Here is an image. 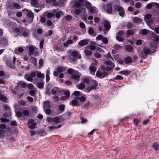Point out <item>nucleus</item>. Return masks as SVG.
Instances as JSON below:
<instances>
[{
    "label": "nucleus",
    "instance_id": "nucleus-1",
    "mask_svg": "<svg viewBox=\"0 0 159 159\" xmlns=\"http://www.w3.org/2000/svg\"><path fill=\"white\" fill-rule=\"evenodd\" d=\"M67 53L69 55L70 59L71 61H76L77 59L81 58L80 54L78 52L75 50L71 49L67 51Z\"/></svg>",
    "mask_w": 159,
    "mask_h": 159
},
{
    "label": "nucleus",
    "instance_id": "nucleus-2",
    "mask_svg": "<svg viewBox=\"0 0 159 159\" xmlns=\"http://www.w3.org/2000/svg\"><path fill=\"white\" fill-rule=\"evenodd\" d=\"M157 48L156 46L153 47V49L150 50L148 48H144L142 51L139 53V56L142 59H145L148 56V55L151 52L153 53L157 51Z\"/></svg>",
    "mask_w": 159,
    "mask_h": 159
},
{
    "label": "nucleus",
    "instance_id": "nucleus-3",
    "mask_svg": "<svg viewBox=\"0 0 159 159\" xmlns=\"http://www.w3.org/2000/svg\"><path fill=\"white\" fill-rule=\"evenodd\" d=\"M23 12L26 16V18L28 22L30 23H31L34 17L33 13L31 11L26 9L23 10Z\"/></svg>",
    "mask_w": 159,
    "mask_h": 159
},
{
    "label": "nucleus",
    "instance_id": "nucleus-4",
    "mask_svg": "<svg viewBox=\"0 0 159 159\" xmlns=\"http://www.w3.org/2000/svg\"><path fill=\"white\" fill-rule=\"evenodd\" d=\"M152 17V15L150 14H147L145 16L144 20L150 28L152 30H153L154 26L151 25H152L153 23V20Z\"/></svg>",
    "mask_w": 159,
    "mask_h": 159
},
{
    "label": "nucleus",
    "instance_id": "nucleus-5",
    "mask_svg": "<svg viewBox=\"0 0 159 159\" xmlns=\"http://www.w3.org/2000/svg\"><path fill=\"white\" fill-rule=\"evenodd\" d=\"M114 9L115 10L118 12L119 15L121 17H124L125 11L123 8L118 5H115L114 6Z\"/></svg>",
    "mask_w": 159,
    "mask_h": 159
},
{
    "label": "nucleus",
    "instance_id": "nucleus-6",
    "mask_svg": "<svg viewBox=\"0 0 159 159\" xmlns=\"http://www.w3.org/2000/svg\"><path fill=\"white\" fill-rule=\"evenodd\" d=\"M98 84L96 81L91 80L89 83V85L86 89V92H89L91 90L95 89L97 87Z\"/></svg>",
    "mask_w": 159,
    "mask_h": 159
},
{
    "label": "nucleus",
    "instance_id": "nucleus-7",
    "mask_svg": "<svg viewBox=\"0 0 159 159\" xmlns=\"http://www.w3.org/2000/svg\"><path fill=\"white\" fill-rule=\"evenodd\" d=\"M73 95L77 96V98H78L79 101L80 102V103L81 102H84L86 100V98L83 96H82V93L78 91H75L72 94Z\"/></svg>",
    "mask_w": 159,
    "mask_h": 159
},
{
    "label": "nucleus",
    "instance_id": "nucleus-8",
    "mask_svg": "<svg viewBox=\"0 0 159 159\" xmlns=\"http://www.w3.org/2000/svg\"><path fill=\"white\" fill-rule=\"evenodd\" d=\"M22 111L23 115L25 116L31 117L33 116L34 114H33L31 110L29 108H25L23 109Z\"/></svg>",
    "mask_w": 159,
    "mask_h": 159
},
{
    "label": "nucleus",
    "instance_id": "nucleus-9",
    "mask_svg": "<svg viewBox=\"0 0 159 159\" xmlns=\"http://www.w3.org/2000/svg\"><path fill=\"white\" fill-rule=\"evenodd\" d=\"M7 8L10 9H17L21 8V6L16 2L11 3L7 5Z\"/></svg>",
    "mask_w": 159,
    "mask_h": 159
},
{
    "label": "nucleus",
    "instance_id": "nucleus-10",
    "mask_svg": "<svg viewBox=\"0 0 159 159\" xmlns=\"http://www.w3.org/2000/svg\"><path fill=\"white\" fill-rule=\"evenodd\" d=\"M103 25L104 28L103 29V30L104 34H106L110 29L111 26L110 22L107 20L104 21Z\"/></svg>",
    "mask_w": 159,
    "mask_h": 159
},
{
    "label": "nucleus",
    "instance_id": "nucleus-11",
    "mask_svg": "<svg viewBox=\"0 0 159 159\" xmlns=\"http://www.w3.org/2000/svg\"><path fill=\"white\" fill-rule=\"evenodd\" d=\"M59 9L57 8V9H54L52 11L54 16H55L56 17L57 19H58L60 17L63 15V13L62 11H59Z\"/></svg>",
    "mask_w": 159,
    "mask_h": 159
},
{
    "label": "nucleus",
    "instance_id": "nucleus-12",
    "mask_svg": "<svg viewBox=\"0 0 159 159\" xmlns=\"http://www.w3.org/2000/svg\"><path fill=\"white\" fill-rule=\"evenodd\" d=\"M114 68L113 66L107 67H106L104 66H101V70L102 71H104L107 74V75L112 72L113 69Z\"/></svg>",
    "mask_w": 159,
    "mask_h": 159
},
{
    "label": "nucleus",
    "instance_id": "nucleus-13",
    "mask_svg": "<svg viewBox=\"0 0 159 159\" xmlns=\"http://www.w3.org/2000/svg\"><path fill=\"white\" fill-rule=\"evenodd\" d=\"M74 96V99L70 102V104H71L72 106H78L80 105V102L79 101L78 98H77V96Z\"/></svg>",
    "mask_w": 159,
    "mask_h": 159
},
{
    "label": "nucleus",
    "instance_id": "nucleus-14",
    "mask_svg": "<svg viewBox=\"0 0 159 159\" xmlns=\"http://www.w3.org/2000/svg\"><path fill=\"white\" fill-rule=\"evenodd\" d=\"M124 34L123 31H119L116 34V39L120 42H121L124 40V38L122 37V36Z\"/></svg>",
    "mask_w": 159,
    "mask_h": 159
},
{
    "label": "nucleus",
    "instance_id": "nucleus-15",
    "mask_svg": "<svg viewBox=\"0 0 159 159\" xmlns=\"http://www.w3.org/2000/svg\"><path fill=\"white\" fill-rule=\"evenodd\" d=\"M63 93L65 96H62L60 98L61 100V101H64L68 99L70 95V92L68 90H64Z\"/></svg>",
    "mask_w": 159,
    "mask_h": 159
},
{
    "label": "nucleus",
    "instance_id": "nucleus-16",
    "mask_svg": "<svg viewBox=\"0 0 159 159\" xmlns=\"http://www.w3.org/2000/svg\"><path fill=\"white\" fill-rule=\"evenodd\" d=\"M102 72L100 71H97L96 74V76L100 78H102L107 75V74L104 71H102Z\"/></svg>",
    "mask_w": 159,
    "mask_h": 159
},
{
    "label": "nucleus",
    "instance_id": "nucleus-17",
    "mask_svg": "<svg viewBox=\"0 0 159 159\" xmlns=\"http://www.w3.org/2000/svg\"><path fill=\"white\" fill-rule=\"evenodd\" d=\"M28 125L29 128L30 129H34L36 127V123H35L34 120L32 119L30 120L28 123Z\"/></svg>",
    "mask_w": 159,
    "mask_h": 159
},
{
    "label": "nucleus",
    "instance_id": "nucleus-18",
    "mask_svg": "<svg viewBox=\"0 0 159 159\" xmlns=\"http://www.w3.org/2000/svg\"><path fill=\"white\" fill-rule=\"evenodd\" d=\"M106 11L107 13L111 14L112 12V5L111 3H108L106 6Z\"/></svg>",
    "mask_w": 159,
    "mask_h": 159
},
{
    "label": "nucleus",
    "instance_id": "nucleus-19",
    "mask_svg": "<svg viewBox=\"0 0 159 159\" xmlns=\"http://www.w3.org/2000/svg\"><path fill=\"white\" fill-rule=\"evenodd\" d=\"M43 32V30L42 29H38L36 31H34L33 32V35L34 37L37 39H38L39 36L38 35L41 34Z\"/></svg>",
    "mask_w": 159,
    "mask_h": 159
},
{
    "label": "nucleus",
    "instance_id": "nucleus-20",
    "mask_svg": "<svg viewBox=\"0 0 159 159\" xmlns=\"http://www.w3.org/2000/svg\"><path fill=\"white\" fill-rule=\"evenodd\" d=\"M80 74L78 72H76L72 75L71 78L75 81H78L80 77Z\"/></svg>",
    "mask_w": 159,
    "mask_h": 159
},
{
    "label": "nucleus",
    "instance_id": "nucleus-21",
    "mask_svg": "<svg viewBox=\"0 0 159 159\" xmlns=\"http://www.w3.org/2000/svg\"><path fill=\"white\" fill-rule=\"evenodd\" d=\"M51 93L53 94H60L61 91L57 87H54L51 90Z\"/></svg>",
    "mask_w": 159,
    "mask_h": 159
},
{
    "label": "nucleus",
    "instance_id": "nucleus-22",
    "mask_svg": "<svg viewBox=\"0 0 159 159\" xmlns=\"http://www.w3.org/2000/svg\"><path fill=\"white\" fill-rule=\"evenodd\" d=\"M89 40L87 39H85L81 40L78 43V45L81 47H83L88 44Z\"/></svg>",
    "mask_w": 159,
    "mask_h": 159
},
{
    "label": "nucleus",
    "instance_id": "nucleus-23",
    "mask_svg": "<svg viewBox=\"0 0 159 159\" xmlns=\"http://www.w3.org/2000/svg\"><path fill=\"white\" fill-rule=\"evenodd\" d=\"M88 10L90 14H97L98 12V11L97 9L95 7H92L89 8Z\"/></svg>",
    "mask_w": 159,
    "mask_h": 159
},
{
    "label": "nucleus",
    "instance_id": "nucleus-24",
    "mask_svg": "<svg viewBox=\"0 0 159 159\" xmlns=\"http://www.w3.org/2000/svg\"><path fill=\"white\" fill-rule=\"evenodd\" d=\"M6 64L7 66L10 68H13L14 66V65L12 64L11 63V60L8 59L6 60Z\"/></svg>",
    "mask_w": 159,
    "mask_h": 159
},
{
    "label": "nucleus",
    "instance_id": "nucleus-25",
    "mask_svg": "<svg viewBox=\"0 0 159 159\" xmlns=\"http://www.w3.org/2000/svg\"><path fill=\"white\" fill-rule=\"evenodd\" d=\"M133 21L136 23L140 24L142 22V20L140 18L136 16L133 18Z\"/></svg>",
    "mask_w": 159,
    "mask_h": 159
},
{
    "label": "nucleus",
    "instance_id": "nucleus-26",
    "mask_svg": "<svg viewBox=\"0 0 159 159\" xmlns=\"http://www.w3.org/2000/svg\"><path fill=\"white\" fill-rule=\"evenodd\" d=\"M67 68L64 66H57L56 68V70L59 73H61L65 71Z\"/></svg>",
    "mask_w": 159,
    "mask_h": 159
},
{
    "label": "nucleus",
    "instance_id": "nucleus-27",
    "mask_svg": "<svg viewBox=\"0 0 159 159\" xmlns=\"http://www.w3.org/2000/svg\"><path fill=\"white\" fill-rule=\"evenodd\" d=\"M73 7L74 8H78L81 9H83V10L84 11V12L86 11V10L85 9L81 7V5L80 3H79L78 2H75L74 4V5H73Z\"/></svg>",
    "mask_w": 159,
    "mask_h": 159
},
{
    "label": "nucleus",
    "instance_id": "nucleus-28",
    "mask_svg": "<svg viewBox=\"0 0 159 159\" xmlns=\"http://www.w3.org/2000/svg\"><path fill=\"white\" fill-rule=\"evenodd\" d=\"M90 72L92 75H94L95 74V72L97 70V68L95 66H89V67Z\"/></svg>",
    "mask_w": 159,
    "mask_h": 159
},
{
    "label": "nucleus",
    "instance_id": "nucleus-29",
    "mask_svg": "<svg viewBox=\"0 0 159 159\" xmlns=\"http://www.w3.org/2000/svg\"><path fill=\"white\" fill-rule=\"evenodd\" d=\"M126 51L129 52H131L133 50V47L130 45H126L125 47Z\"/></svg>",
    "mask_w": 159,
    "mask_h": 159
},
{
    "label": "nucleus",
    "instance_id": "nucleus-30",
    "mask_svg": "<svg viewBox=\"0 0 159 159\" xmlns=\"http://www.w3.org/2000/svg\"><path fill=\"white\" fill-rule=\"evenodd\" d=\"M89 34L92 36H95L96 33L94 32V30L92 28H90L88 31Z\"/></svg>",
    "mask_w": 159,
    "mask_h": 159
},
{
    "label": "nucleus",
    "instance_id": "nucleus-31",
    "mask_svg": "<svg viewBox=\"0 0 159 159\" xmlns=\"http://www.w3.org/2000/svg\"><path fill=\"white\" fill-rule=\"evenodd\" d=\"M73 43V41L71 39H69L67 40L65 42H64L63 43V46L65 47H67L68 45L70 44Z\"/></svg>",
    "mask_w": 159,
    "mask_h": 159
},
{
    "label": "nucleus",
    "instance_id": "nucleus-32",
    "mask_svg": "<svg viewBox=\"0 0 159 159\" xmlns=\"http://www.w3.org/2000/svg\"><path fill=\"white\" fill-rule=\"evenodd\" d=\"M44 108L46 109V108H49L51 107L50 103L48 101H45L44 102L43 106Z\"/></svg>",
    "mask_w": 159,
    "mask_h": 159
},
{
    "label": "nucleus",
    "instance_id": "nucleus-33",
    "mask_svg": "<svg viewBox=\"0 0 159 159\" xmlns=\"http://www.w3.org/2000/svg\"><path fill=\"white\" fill-rule=\"evenodd\" d=\"M0 43L1 45H6L7 44L8 41L5 38H2L1 39H0Z\"/></svg>",
    "mask_w": 159,
    "mask_h": 159
},
{
    "label": "nucleus",
    "instance_id": "nucleus-34",
    "mask_svg": "<svg viewBox=\"0 0 159 159\" xmlns=\"http://www.w3.org/2000/svg\"><path fill=\"white\" fill-rule=\"evenodd\" d=\"M24 49L22 47H19L15 49L14 52L16 54H18L19 53H22L23 52Z\"/></svg>",
    "mask_w": 159,
    "mask_h": 159
},
{
    "label": "nucleus",
    "instance_id": "nucleus-35",
    "mask_svg": "<svg viewBox=\"0 0 159 159\" xmlns=\"http://www.w3.org/2000/svg\"><path fill=\"white\" fill-rule=\"evenodd\" d=\"M124 61L125 63L129 64L132 62V59L130 57H128L125 58Z\"/></svg>",
    "mask_w": 159,
    "mask_h": 159
},
{
    "label": "nucleus",
    "instance_id": "nucleus-36",
    "mask_svg": "<svg viewBox=\"0 0 159 159\" xmlns=\"http://www.w3.org/2000/svg\"><path fill=\"white\" fill-rule=\"evenodd\" d=\"M44 16H46L48 18H51L54 16L52 12H46L44 13Z\"/></svg>",
    "mask_w": 159,
    "mask_h": 159
},
{
    "label": "nucleus",
    "instance_id": "nucleus-37",
    "mask_svg": "<svg viewBox=\"0 0 159 159\" xmlns=\"http://www.w3.org/2000/svg\"><path fill=\"white\" fill-rule=\"evenodd\" d=\"M119 73L120 74H123L127 76L129 75L130 74V72L128 70H126L121 71H120Z\"/></svg>",
    "mask_w": 159,
    "mask_h": 159
},
{
    "label": "nucleus",
    "instance_id": "nucleus-38",
    "mask_svg": "<svg viewBox=\"0 0 159 159\" xmlns=\"http://www.w3.org/2000/svg\"><path fill=\"white\" fill-rule=\"evenodd\" d=\"M36 74L38 77L43 79L44 78V74L43 73H42L40 71L37 72Z\"/></svg>",
    "mask_w": 159,
    "mask_h": 159
},
{
    "label": "nucleus",
    "instance_id": "nucleus-39",
    "mask_svg": "<svg viewBox=\"0 0 159 159\" xmlns=\"http://www.w3.org/2000/svg\"><path fill=\"white\" fill-rule=\"evenodd\" d=\"M91 81V80L87 77H84L82 78V82L84 83L89 84Z\"/></svg>",
    "mask_w": 159,
    "mask_h": 159
},
{
    "label": "nucleus",
    "instance_id": "nucleus-40",
    "mask_svg": "<svg viewBox=\"0 0 159 159\" xmlns=\"http://www.w3.org/2000/svg\"><path fill=\"white\" fill-rule=\"evenodd\" d=\"M30 3L33 7H38V2L37 0H31Z\"/></svg>",
    "mask_w": 159,
    "mask_h": 159
},
{
    "label": "nucleus",
    "instance_id": "nucleus-41",
    "mask_svg": "<svg viewBox=\"0 0 159 159\" xmlns=\"http://www.w3.org/2000/svg\"><path fill=\"white\" fill-rule=\"evenodd\" d=\"M0 76L4 79L8 77V76L6 74H5L4 72L2 70L0 71Z\"/></svg>",
    "mask_w": 159,
    "mask_h": 159
},
{
    "label": "nucleus",
    "instance_id": "nucleus-42",
    "mask_svg": "<svg viewBox=\"0 0 159 159\" xmlns=\"http://www.w3.org/2000/svg\"><path fill=\"white\" fill-rule=\"evenodd\" d=\"M82 11H83V12H85L83 10V9H81L78 8L75 9V13L76 15H78L80 14Z\"/></svg>",
    "mask_w": 159,
    "mask_h": 159
},
{
    "label": "nucleus",
    "instance_id": "nucleus-43",
    "mask_svg": "<svg viewBox=\"0 0 159 159\" xmlns=\"http://www.w3.org/2000/svg\"><path fill=\"white\" fill-rule=\"evenodd\" d=\"M30 76V74L26 75L25 76V78L28 81L32 82L33 79Z\"/></svg>",
    "mask_w": 159,
    "mask_h": 159
},
{
    "label": "nucleus",
    "instance_id": "nucleus-44",
    "mask_svg": "<svg viewBox=\"0 0 159 159\" xmlns=\"http://www.w3.org/2000/svg\"><path fill=\"white\" fill-rule=\"evenodd\" d=\"M149 31L146 29H142L141 30L140 33L143 35H146L148 34Z\"/></svg>",
    "mask_w": 159,
    "mask_h": 159
},
{
    "label": "nucleus",
    "instance_id": "nucleus-45",
    "mask_svg": "<svg viewBox=\"0 0 159 159\" xmlns=\"http://www.w3.org/2000/svg\"><path fill=\"white\" fill-rule=\"evenodd\" d=\"M84 52L85 55L87 56H91L92 53V52L90 50H88L86 49L84 50Z\"/></svg>",
    "mask_w": 159,
    "mask_h": 159
},
{
    "label": "nucleus",
    "instance_id": "nucleus-46",
    "mask_svg": "<svg viewBox=\"0 0 159 159\" xmlns=\"http://www.w3.org/2000/svg\"><path fill=\"white\" fill-rule=\"evenodd\" d=\"M65 106L64 104H61L58 106V109L61 112H63L64 110Z\"/></svg>",
    "mask_w": 159,
    "mask_h": 159
},
{
    "label": "nucleus",
    "instance_id": "nucleus-47",
    "mask_svg": "<svg viewBox=\"0 0 159 159\" xmlns=\"http://www.w3.org/2000/svg\"><path fill=\"white\" fill-rule=\"evenodd\" d=\"M152 147L155 151H157L158 150L159 145L157 143H154L153 144Z\"/></svg>",
    "mask_w": 159,
    "mask_h": 159
},
{
    "label": "nucleus",
    "instance_id": "nucleus-48",
    "mask_svg": "<svg viewBox=\"0 0 159 159\" xmlns=\"http://www.w3.org/2000/svg\"><path fill=\"white\" fill-rule=\"evenodd\" d=\"M156 2H152L147 5L146 7L148 9H150L152 8L153 5H155Z\"/></svg>",
    "mask_w": 159,
    "mask_h": 159
},
{
    "label": "nucleus",
    "instance_id": "nucleus-49",
    "mask_svg": "<svg viewBox=\"0 0 159 159\" xmlns=\"http://www.w3.org/2000/svg\"><path fill=\"white\" fill-rule=\"evenodd\" d=\"M18 85L20 86L22 88H25L26 87V84L25 83L22 81H20L18 83Z\"/></svg>",
    "mask_w": 159,
    "mask_h": 159
},
{
    "label": "nucleus",
    "instance_id": "nucleus-50",
    "mask_svg": "<svg viewBox=\"0 0 159 159\" xmlns=\"http://www.w3.org/2000/svg\"><path fill=\"white\" fill-rule=\"evenodd\" d=\"M35 48H36L32 46H31L29 47V50L30 52V55H31V54L33 52V51H34V50H35Z\"/></svg>",
    "mask_w": 159,
    "mask_h": 159
},
{
    "label": "nucleus",
    "instance_id": "nucleus-51",
    "mask_svg": "<svg viewBox=\"0 0 159 159\" xmlns=\"http://www.w3.org/2000/svg\"><path fill=\"white\" fill-rule=\"evenodd\" d=\"M53 32L52 30H49L48 32L45 33L44 36L48 37L49 36H50L52 35L53 34Z\"/></svg>",
    "mask_w": 159,
    "mask_h": 159
},
{
    "label": "nucleus",
    "instance_id": "nucleus-52",
    "mask_svg": "<svg viewBox=\"0 0 159 159\" xmlns=\"http://www.w3.org/2000/svg\"><path fill=\"white\" fill-rule=\"evenodd\" d=\"M98 63V61L96 59H93L91 62V66H95L96 67Z\"/></svg>",
    "mask_w": 159,
    "mask_h": 159
},
{
    "label": "nucleus",
    "instance_id": "nucleus-53",
    "mask_svg": "<svg viewBox=\"0 0 159 159\" xmlns=\"http://www.w3.org/2000/svg\"><path fill=\"white\" fill-rule=\"evenodd\" d=\"M85 85L83 83L80 84L77 86L78 89H84Z\"/></svg>",
    "mask_w": 159,
    "mask_h": 159
},
{
    "label": "nucleus",
    "instance_id": "nucleus-54",
    "mask_svg": "<svg viewBox=\"0 0 159 159\" xmlns=\"http://www.w3.org/2000/svg\"><path fill=\"white\" fill-rule=\"evenodd\" d=\"M65 18L66 21H70L72 19V16L70 15H67L65 16Z\"/></svg>",
    "mask_w": 159,
    "mask_h": 159
},
{
    "label": "nucleus",
    "instance_id": "nucleus-55",
    "mask_svg": "<svg viewBox=\"0 0 159 159\" xmlns=\"http://www.w3.org/2000/svg\"><path fill=\"white\" fill-rule=\"evenodd\" d=\"M106 63L107 65L111 66H113V67H114L115 66V65L114 63L109 60H107L106 62Z\"/></svg>",
    "mask_w": 159,
    "mask_h": 159
},
{
    "label": "nucleus",
    "instance_id": "nucleus-56",
    "mask_svg": "<svg viewBox=\"0 0 159 159\" xmlns=\"http://www.w3.org/2000/svg\"><path fill=\"white\" fill-rule=\"evenodd\" d=\"M0 100L4 102H6L7 99L3 95L0 94Z\"/></svg>",
    "mask_w": 159,
    "mask_h": 159
},
{
    "label": "nucleus",
    "instance_id": "nucleus-57",
    "mask_svg": "<svg viewBox=\"0 0 159 159\" xmlns=\"http://www.w3.org/2000/svg\"><path fill=\"white\" fill-rule=\"evenodd\" d=\"M31 61L32 64L35 65L37 62V59L36 58L32 57L31 59Z\"/></svg>",
    "mask_w": 159,
    "mask_h": 159
},
{
    "label": "nucleus",
    "instance_id": "nucleus-58",
    "mask_svg": "<svg viewBox=\"0 0 159 159\" xmlns=\"http://www.w3.org/2000/svg\"><path fill=\"white\" fill-rule=\"evenodd\" d=\"M50 87L49 86H47L46 88L45 89V91H46V93L48 94V95H50Z\"/></svg>",
    "mask_w": 159,
    "mask_h": 159
},
{
    "label": "nucleus",
    "instance_id": "nucleus-59",
    "mask_svg": "<svg viewBox=\"0 0 159 159\" xmlns=\"http://www.w3.org/2000/svg\"><path fill=\"white\" fill-rule=\"evenodd\" d=\"M105 57L106 58L109 59H111L112 60H114L113 58L111 57V53L110 52H108L107 55H105Z\"/></svg>",
    "mask_w": 159,
    "mask_h": 159
},
{
    "label": "nucleus",
    "instance_id": "nucleus-60",
    "mask_svg": "<svg viewBox=\"0 0 159 159\" xmlns=\"http://www.w3.org/2000/svg\"><path fill=\"white\" fill-rule=\"evenodd\" d=\"M103 36L101 34L98 35L96 38V40L97 41L102 40Z\"/></svg>",
    "mask_w": 159,
    "mask_h": 159
},
{
    "label": "nucleus",
    "instance_id": "nucleus-61",
    "mask_svg": "<svg viewBox=\"0 0 159 159\" xmlns=\"http://www.w3.org/2000/svg\"><path fill=\"white\" fill-rule=\"evenodd\" d=\"M38 54L39 53L38 52L37 49V48H35V50L34 51H33V52L31 54V55H34V56L36 57L38 56Z\"/></svg>",
    "mask_w": 159,
    "mask_h": 159
},
{
    "label": "nucleus",
    "instance_id": "nucleus-62",
    "mask_svg": "<svg viewBox=\"0 0 159 159\" xmlns=\"http://www.w3.org/2000/svg\"><path fill=\"white\" fill-rule=\"evenodd\" d=\"M154 32L157 34H159V26H155L154 29Z\"/></svg>",
    "mask_w": 159,
    "mask_h": 159
},
{
    "label": "nucleus",
    "instance_id": "nucleus-63",
    "mask_svg": "<svg viewBox=\"0 0 159 159\" xmlns=\"http://www.w3.org/2000/svg\"><path fill=\"white\" fill-rule=\"evenodd\" d=\"M85 7L88 10L89 8L92 7L91 4L88 2H85Z\"/></svg>",
    "mask_w": 159,
    "mask_h": 159
},
{
    "label": "nucleus",
    "instance_id": "nucleus-64",
    "mask_svg": "<svg viewBox=\"0 0 159 159\" xmlns=\"http://www.w3.org/2000/svg\"><path fill=\"white\" fill-rule=\"evenodd\" d=\"M60 121V119L58 117H55L53 119V121L55 123H58Z\"/></svg>",
    "mask_w": 159,
    "mask_h": 159
}]
</instances>
